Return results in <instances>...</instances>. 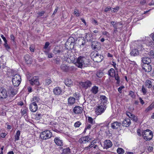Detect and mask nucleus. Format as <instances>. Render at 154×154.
<instances>
[{
  "mask_svg": "<svg viewBox=\"0 0 154 154\" xmlns=\"http://www.w3.org/2000/svg\"><path fill=\"white\" fill-rule=\"evenodd\" d=\"M54 62L55 63L57 64H60V63L61 60L60 58L58 57H57L54 60Z\"/></svg>",
  "mask_w": 154,
  "mask_h": 154,
  "instance_id": "obj_44",
  "label": "nucleus"
},
{
  "mask_svg": "<svg viewBox=\"0 0 154 154\" xmlns=\"http://www.w3.org/2000/svg\"><path fill=\"white\" fill-rule=\"evenodd\" d=\"M137 48L140 50H142L144 49L141 45H138Z\"/></svg>",
  "mask_w": 154,
  "mask_h": 154,
  "instance_id": "obj_58",
  "label": "nucleus"
},
{
  "mask_svg": "<svg viewBox=\"0 0 154 154\" xmlns=\"http://www.w3.org/2000/svg\"><path fill=\"white\" fill-rule=\"evenodd\" d=\"M88 121L89 123L92 124H94L95 123V121L91 117H88Z\"/></svg>",
  "mask_w": 154,
  "mask_h": 154,
  "instance_id": "obj_40",
  "label": "nucleus"
},
{
  "mask_svg": "<svg viewBox=\"0 0 154 154\" xmlns=\"http://www.w3.org/2000/svg\"><path fill=\"white\" fill-rule=\"evenodd\" d=\"M98 87L94 86L92 88L91 90V91L93 94H96L98 92Z\"/></svg>",
  "mask_w": 154,
  "mask_h": 154,
  "instance_id": "obj_26",
  "label": "nucleus"
},
{
  "mask_svg": "<svg viewBox=\"0 0 154 154\" xmlns=\"http://www.w3.org/2000/svg\"><path fill=\"white\" fill-rule=\"evenodd\" d=\"M4 45L5 48L8 51L10 49V47L8 45L7 42L4 43Z\"/></svg>",
  "mask_w": 154,
  "mask_h": 154,
  "instance_id": "obj_53",
  "label": "nucleus"
},
{
  "mask_svg": "<svg viewBox=\"0 0 154 154\" xmlns=\"http://www.w3.org/2000/svg\"><path fill=\"white\" fill-rule=\"evenodd\" d=\"M64 49L58 47H55L53 50V53L59 56L63 55L64 54Z\"/></svg>",
  "mask_w": 154,
  "mask_h": 154,
  "instance_id": "obj_9",
  "label": "nucleus"
},
{
  "mask_svg": "<svg viewBox=\"0 0 154 154\" xmlns=\"http://www.w3.org/2000/svg\"><path fill=\"white\" fill-rule=\"evenodd\" d=\"M62 90L59 87H57L54 89L53 92L56 95H58L61 94Z\"/></svg>",
  "mask_w": 154,
  "mask_h": 154,
  "instance_id": "obj_21",
  "label": "nucleus"
},
{
  "mask_svg": "<svg viewBox=\"0 0 154 154\" xmlns=\"http://www.w3.org/2000/svg\"><path fill=\"white\" fill-rule=\"evenodd\" d=\"M90 143V144L88 146H86L85 148V150H88L90 149L91 148L93 147L94 145V143H96L95 142H94V141H91Z\"/></svg>",
  "mask_w": 154,
  "mask_h": 154,
  "instance_id": "obj_33",
  "label": "nucleus"
},
{
  "mask_svg": "<svg viewBox=\"0 0 154 154\" xmlns=\"http://www.w3.org/2000/svg\"><path fill=\"white\" fill-rule=\"evenodd\" d=\"M45 13V11H42L38 13V17H39L40 16H43Z\"/></svg>",
  "mask_w": 154,
  "mask_h": 154,
  "instance_id": "obj_55",
  "label": "nucleus"
},
{
  "mask_svg": "<svg viewBox=\"0 0 154 154\" xmlns=\"http://www.w3.org/2000/svg\"><path fill=\"white\" fill-rule=\"evenodd\" d=\"M74 14L76 17H79L80 16L79 11L77 9H75L74 11Z\"/></svg>",
  "mask_w": 154,
  "mask_h": 154,
  "instance_id": "obj_46",
  "label": "nucleus"
},
{
  "mask_svg": "<svg viewBox=\"0 0 154 154\" xmlns=\"http://www.w3.org/2000/svg\"><path fill=\"white\" fill-rule=\"evenodd\" d=\"M65 83L66 85L68 87H71L73 85V82L71 79H66L65 81Z\"/></svg>",
  "mask_w": 154,
  "mask_h": 154,
  "instance_id": "obj_29",
  "label": "nucleus"
},
{
  "mask_svg": "<svg viewBox=\"0 0 154 154\" xmlns=\"http://www.w3.org/2000/svg\"><path fill=\"white\" fill-rule=\"evenodd\" d=\"M142 92L144 95H145L146 94L147 92L146 89L144 87V86H142Z\"/></svg>",
  "mask_w": 154,
  "mask_h": 154,
  "instance_id": "obj_54",
  "label": "nucleus"
},
{
  "mask_svg": "<svg viewBox=\"0 0 154 154\" xmlns=\"http://www.w3.org/2000/svg\"><path fill=\"white\" fill-rule=\"evenodd\" d=\"M80 84L83 88L87 89L88 88L90 87L92 84L90 81L87 80L85 82H82Z\"/></svg>",
  "mask_w": 154,
  "mask_h": 154,
  "instance_id": "obj_11",
  "label": "nucleus"
},
{
  "mask_svg": "<svg viewBox=\"0 0 154 154\" xmlns=\"http://www.w3.org/2000/svg\"><path fill=\"white\" fill-rule=\"evenodd\" d=\"M113 77H114L115 79L117 81L116 83L117 84H119L120 83V77L119 76L118 74H114Z\"/></svg>",
  "mask_w": 154,
  "mask_h": 154,
  "instance_id": "obj_36",
  "label": "nucleus"
},
{
  "mask_svg": "<svg viewBox=\"0 0 154 154\" xmlns=\"http://www.w3.org/2000/svg\"><path fill=\"white\" fill-rule=\"evenodd\" d=\"M49 45V43L48 42H46L45 44V45L44 47V48L45 49H46L48 47V46Z\"/></svg>",
  "mask_w": 154,
  "mask_h": 154,
  "instance_id": "obj_60",
  "label": "nucleus"
},
{
  "mask_svg": "<svg viewBox=\"0 0 154 154\" xmlns=\"http://www.w3.org/2000/svg\"><path fill=\"white\" fill-rule=\"evenodd\" d=\"M152 110L151 108L149 106L145 110V112H148L149 111Z\"/></svg>",
  "mask_w": 154,
  "mask_h": 154,
  "instance_id": "obj_63",
  "label": "nucleus"
},
{
  "mask_svg": "<svg viewBox=\"0 0 154 154\" xmlns=\"http://www.w3.org/2000/svg\"><path fill=\"white\" fill-rule=\"evenodd\" d=\"M24 58L27 64H30L32 63V60L29 55L26 54L25 55Z\"/></svg>",
  "mask_w": 154,
  "mask_h": 154,
  "instance_id": "obj_23",
  "label": "nucleus"
},
{
  "mask_svg": "<svg viewBox=\"0 0 154 154\" xmlns=\"http://www.w3.org/2000/svg\"><path fill=\"white\" fill-rule=\"evenodd\" d=\"M1 37L4 40L5 43L7 42V40L5 38L4 36V35H1Z\"/></svg>",
  "mask_w": 154,
  "mask_h": 154,
  "instance_id": "obj_59",
  "label": "nucleus"
},
{
  "mask_svg": "<svg viewBox=\"0 0 154 154\" xmlns=\"http://www.w3.org/2000/svg\"><path fill=\"white\" fill-rule=\"evenodd\" d=\"M30 110L32 112H35L38 109V106L37 104L35 103H32L29 105Z\"/></svg>",
  "mask_w": 154,
  "mask_h": 154,
  "instance_id": "obj_14",
  "label": "nucleus"
},
{
  "mask_svg": "<svg viewBox=\"0 0 154 154\" xmlns=\"http://www.w3.org/2000/svg\"><path fill=\"white\" fill-rule=\"evenodd\" d=\"M10 38L13 41H14L15 40V37L14 36L13 34H11L10 35Z\"/></svg>",
  "mask_w": 154,
  "mask_h": 154,
  "instance_id": "obj_64",
  "label": "nucleus"
},
{
  "mask_svg": "<svg viewBox=\"0 0 154 154\" xmlns=\"http://www.w3.org/2000/svg\"><path fill=\"white\" fill-rule=\"evenodd\" d=\"M108 73L109 76L113 77V75L115 74V71L113 68H111L108 70Z\"/></svg>",
  "mask_w": 154,
  "mask_h": 154,
  "instance_id": "obj_30",
  "label": "nucleus"
},
{
  "mask_svg": "<svg viewBox=\"0 0 154 154\" xmlns=\"http://www.w3.org/2000/svg\"><path fill=\"white\" fill-rule=\"evenodd\" d=\"M103 56L99 54L97 55V56L95 58H94V61L95 62H100L103 59Z\"/></svg>",
  "mask_w": 154,
  "mask_h": 154,
  "instance_id": "obj_22",
  "label": "nucleus"
},
{
  "mask_svg": "<svg viewBox=\"0 0 154 154\" xmlns=\"http://www.w3.org/2000/svg\"><path fill=\"white\" fill-rule=\"evenodd\" d=\"M112 145V144L110 140H106L104 142L103 148L104 149H107L111 147Z\"/></svg>",
  "mask_w": 154,
  "mask_h": 154,
  "instance_id": "obj_12",
  "label": "nucleus"
},
{
  "mask_svg": "<svg viewBox=\"0 0 154 154\" xmlns=\"http://www.w3.org/2000/svg\"><path fill=\"white\" fill-rule=\"evenodd\" d=\"M39 99L38 97H33L32 103H35L37 104V103L39 102Z\"/></svg>",
  "mask_w": 154,
  "mask_h": 154,
  "instance_id": "obj_39",
  "label": "nucleus"
},
{
  "mask_svg": "<svg viewBox=\"0 0 154 154\" xmlns=\"http://www.w3.org/2000/svg\"><path fill=\"white\" fill-rule=\"evenodd\" d=\"M52 136V133L50 131L46 130L42 132L40 134V137L42 139L46 140L51 138Z\"/></svg>",
  "mask_w": 154,
  "mask_h": 154,
  "instance_id": "obj_6",
  "label": "nucleus"
},
{
  "mask_svg": "<svg viewBox=\"0 0 154 154\" xmlns=\"http://www.w3.org/2000/svg\"><path fill=\"white\" fill-rule=\"evenodd\" d=\"M79 42H80V43H81V44L80 45V47H82V46H83L85 43V40L83 39H82L81 40H79Z\"/></svg>",
  "mask_w": 154,
  "mask_h": 154,
  "instance_id": "obj_48",
  "label": "nucleus"
},
{
  "mask_svg": "<svg viewBox=\"0 0 154 154\" xmlns=\"http://www.w3.org/2000/svg\"><path fill=\"white\" fill-rule=\"evenodd\" d=\"M12 81L14 86L18 87L20 85L21 79L20 75L18 74L13 75Z\"/></svg>",
  "mask_w": 154,
  "mask_h": 154,
  "instance_id": "obj_4",
  "label": "nucleus"
},
{
  "mask_svg": "<svg viewBox=\"0 0 154 154\" xmlns=\"http://www.w3.org/2000/svg\"><path fill=\"white\" fill-rule=\"evenodd\" d=\"M91 138L89 136H85L80 138L79 140V142L80 143L84 144L89 143L91 141Z\"/></svg>",
  "mask_w": 154,
  "mask_h": 154,
  "instance_id": "obj_7",
  "label": "nucleus"
},
{
  "mask_svg": "<svg viewBox=\"0 0 154 154\" xmlns=\"http://www.w3.org/2000/svg\"><path fill=\"white\" fill-rule=\"evenodd\" d=\"M153 41H152L150 38H147V40L146 41V44L147 45L152 47L154 45Z\"/></svg>",
  "mask_w": 154,
  "mask_h": 154,
  "instance_id": "obj_27",
  "label": "nucleus"
},
{
  "mask_svg": "<svg viewBox=\"0 0 154 154\" xmlns=\"http://www.w3.org/2000/svg\"><path fill=\"white\" fill-rule=\"evenodd\" d=\"M100 98L102 100V102L101 103H104L105 104L107 101V98L105 96L102 95L100 96Z\"/></svg>",
  "mask_w": 154,
  "mask_h": 154,
  "instance_id": "obj_35",
  "label": "nucleus"
},
{
  "mask_svg": "<svg viewBox=\"0 0 154 154\" xmlns=\"http://www.w3.org/2000/svg\"><path fill=\"white\" fill-rule=\"evenodd\" d=\"M142 135L143 138L146 140H149L153 137V134L152 131L149 129H147L142 132Z\"/></svg>",
  "mask_w": 154,
  "mask_h": 154,
  "instance_id": "obj_5",
  "label": "nucleus"
},
{
  "mask_svg": "<svg viewBox=\"0 0 154 154\" xmlns=\"http://www.w3.org/2000/svg\"><path fill=\"white\" fill-rule=\"evenodd\" d=\"M142 61L144 64H149L151 61V58L148 57H143Z\"/></svg>",
  "mask_w": 154,
  "mask_h": 154,
  "instance_id": "obj_25",
  "label": "nucleus"
},
{
  "mask_svg": "<svg viewBox=\"0 0 154 154\" xmlns=\"http://www.w3.org/2000/svg\"><path fill=\"white\" fill-rule=\"evenodd\" d=\"M60 68L62 70L65 72H67L69 70L68 66L66 64H63L60 66Z\"/></svg>",
  "mask_w": 154,
  "mask_h": 154,
  "instance_id": "obj_32",
  "label": "nucleus"
},
{
  "mask_svg": "<svg viewBox=\"0 0 154 154\" xmlns=\"http://www.w3.org/2000/svg\"><path fill=\"white\" fill-rule=\"evenodd\" d=\"M124 88H125V87L124 86H122L118 88V91L120 94H121L122 93V90Z\"/></svg>",
  "mask_w": 154,
  "mask_h": 154,
  "instance_id": "obj_52",
  "label": "nucleus"
},
{
  "mask_svg": "<svg viewBox=\"0 0 154 154\" xmlns=\"http://www.w3.org/2000/svg\"><path fill=\"white\" fill-rule=\"evenodd\" d=\"M46 55H48V58H51L53 57V55L51 53H49L47 51L45 52Z\"/></svg>",
  "mask_w": 154,
  "mask_h": 154,
  "instance_id": "obj_50",
  "label": "nucleus"
},
{
  "mask_svg": "<svg viewBox=\"0 0 154 154\" xmlns=\"http://www.w3.org/2000/svg\"><path fill=\"white\" fill-rule=\"evenodd\" d=\"M131 123V120L130 119H126L123 121L122 125L123 126L127 127L130 125Z\"/></svg>",
  "mask_w": 154,
  "mask_h": 154,
  "instance_id": "obj_20",
  "label": "nucleus"
},
{
  "mask_svg": "<svg viewBox=\"0 0 154 154\" xmlns=\"http://www.w3.org/2000/svg\"><path fill=\"white\" fill-rule=\"evenodd\" d=\"M92 35L90 33H86V35L85 36V39L88 41L91 42V38L92 37Z\"/></svg>",
  "mask_w": 154,
  "mask_h": 154,
  "instance_id": "obj_34",
  "label": "nucleus"
},
{
  "mask_svg": "<svg viewBox=\"0 0 154 154\" xmlns=\"http://www.w3.org/2000/svg\"><path fill=\"white\" fill-rule=\"evenodd\" d=\"M14 86H10L8 89V93L9 96L13 97L17 93V89L14 88Z\"/></svg>",
  "mask_w": 154,
  "mask_h": 154,
  "instance_id": "obj_8",
  "label": "nucleus"
},
{
  "mask_svg": "<svg viewBox=\"0 0 154 154\" xmlns=\"http://www.w3.org/2000/svg\"><path fill=\"white\" fill-rule=\"evenodd\" d=\"M83 109L79 106H75L73 109V112L75 114H79L82 113Z\"/></svg>",
  "mask_w": 154,
  "mask_h": 154,
  "instance_id": "obj_17",
  "label": "nucleus"
},
{
  "mask_svg": "<svg viewBox=\"0 0 154 154\" xmlns=\"http://www.w3.org/2000/svg\"><path fill=\"white\" fill-rule=\"evenodd\" d=\"M149 108L152 110L154 108V102L152 103L149 106Z\"/></svg>",
  "mask_w": 154,
  "mask_h": 154,
  "instance_id": "obj_61",
  "label": "nucleus"
},
{
  "mask_svg": "<svg viewBox=\"0 0 154 154\" xmlns=\"http://www.w3.org/2000/svg\"><path fill=\"white\" fill-rule=\"evenodd\" d=\"M152 83V81L149 80H146L145 82V85L148 88H150L153 87Z\"/></svg>",
  "mask_w": 154,
  "mask_h": 154,
  "instance_id": "obj_28",
  "label": "nucleus"
},
{
  "mask_svg": "<svg viewBox=\"0 0 154 154\" xmlns=\"http://www.w3.org/2000/svg\"><path fill=\"white\" fill-rule=\"evenodd\" d=\"M129 95L133 98H134L136 97L134 92L132 91H130Z\"/></svg>",
  "mask_w": 154,
  "mask_h": 154,
  "instance_id": "obj_45",
  "label": "nucleus"
},
{
  "mask_svg": "<svg viewBox=\"0 0 154 154\" xmlns=\"http://www.w3.org/2000/svg\"><path fill=\"white\" fill-rule=\"evenodd\" d=\"M73 96L76 98V99L78 100L79 98V93H75L73 94Z\"/></svg>",
  "mask_w": 154,
  "mask_h": 154,
  "instance_id": "obj_56",
  "label": "nucleus"
},
{
  "mask_svg": "<svg viewBox=\"0 0 154 154\" xmlns=\"http://www.w3.org/2000/svg\"><path fill=\"white\" fill-rule=\"evenodd\" d=\"M54 141L56 144L58 146H62L63 145V141L59 137H55L54 139Z\"/></svg>",
  "mask_w": 154,
  "mask_h": 154,
  "instance_id": "obj_18",
  "label": "nucleus"
},
{
  "mask_svg": "<svg viewBox=\"0 0 154 154\" xmlns=\"http://www.w3.org/2000/svg\"><path fill=\"white\" fill-rule=\"evenodd\" d=\"M130 54L134 56H136L139 54L138 50L136 49H133L131 52Z\"/></svg>",
  "mask_w": 154,
  "mask_h": 154,
  "instance_id": "obj_31",
  "label": "nucleus"
},
{
  "mask_svg": "<svg viewBox=\"0 0 154 154\" xmlns=\"http://www.w3.org/2000/svg\"><path fill=\"white\" fill-rule=\"evenodd\" d=\"M148 54L149 55L152 56V57L154 56V51L152 50L150 51L149 53Z\"/></svg>",
  "mask_w": 154,
  "mask_h": 154,
  "instance_id": "obj_57",
  "label": "nucleus"
},
{
  "mask_svg": "<svg viewBox=\"0 0 154 154\" xmlns=\"http://www.w3.org/2000/svg\"><path fill=\"white\" fill-rule=\"evenodd\" d=\"M96 75L99 78H101L103 75V72L101 71H98L96 73Z\"/></svg>",
  "mask_w": 154,
  "mask_h": 154,
  "instance_id": "obj_41",
  "label": "nucleus"
},
{
  "mask_svg": "<svg viewBox=\"0 0 154 154\" xmlns=\"http://www.w3.org/2000/svg\"><path fill=\"white\" fill-rule=\"evenodd\" d=\"M98 54H99L97 51H93L91 53V56L93 58V60H94V58L96 57L97 56V55Z\"/></svg>",
  "mask_w": 154,
  "mask_h": 154,
  "instance_id": "obj_38",
  "label": "nucleus"
},
{
  "mask_svg": "<svg viewBox=\"0 0 154 154\" xmlns=\"http://www.w3.org/2000/svg\"><path fill=\"white\" fill-rule=\"evenodd\" d=\"M117 152L119 154H123L124 152V150L122 148H118L117 150Z\"/></svg>",
  "mask_w": 154,
  "mask_h": 154,
  "instance_id": "obj_43",
  "label": "nucleus"
},
{
  "mask_svg": "<svg viewBox=\"0 0 154 154\" xmlns=\"http://www.w3.org/2000/svg\"><path fill=\"white\" fill-rule=\"evenodd\" d=\"M30 84L32 85H38L39 82L38 81V76H35L29 80Z\"/></svg>",
  "mask_w": 154,
  "mask_h": 154,
  "instance_id": "obj_10",
  "label": "nucleus"
},
{
  "mask_svg": "<svg viewBox=\"0 0 154 154\" xmlns=\"http://www.w3.org/2000/svg\"><path fill=\"white\" fill-rule=\"evenodd\" d=\"M70 152V149L68 147L66 148L65 149H64L63 150V152L64 153L67 154V153H69Z\"/></svg>",
  "mask_w": 154,
  "mask_h": 154,
  "instance_id": "obj_42",
  "label": "nucleus"
},
{
  "mask_svg": "<svg viewBox=\"0 0 154 154\" xmlns=\"http://www.w3.org/2000/svg\"><path fill=\"white\" fill-rule=\"evenodd\" d=\"M51 82L50 79L48 78L45 80V85H49Z\"/></svg>",
  "mask_w": 154,
  "mask_h": 154,
  "instance_id": "obj_49",
  "label": "nucleus"
},
{
  "mask_svg": "<svg viewBox=\"0 0 154 154\" xmlns=\"http://www.w3.org/2000/svg\"><path fill=\"white\" fill-rule=\"evenodd\" d=\"M75 39L72 37H69L65 44V48L69 50L72 49L74 48Z\"/></svg>",
  "mask_w": 154,
  "mask_h": 154,
  "instance_id": "obj_2",
  "label": "nucleus"
},
{
  "mask_svg": "<svg viewBox=\"0 0 154 154\" xmlns=\"http://www.w3.org/2000/svg\"><path fill=\"white\" fill-rule=\"evenodd\" d=\"M29 49L31 52H33L34 51V48L33 46H30L29 47Z\"/></svg>",
  "mask_w": 154,
  "mask_h": 154,
  "instance_id": "obj_62",
  "label": "nucleus"
},
{
  "mask_svg": "<svg viewBox=\"0 0 154 154\" xmlns=\"http://www.w3.org/2000/svg\"><path fill=\"white\" fill-rule=\"evenodd\" d=\"M75 64L78 67L82 68L87 66L88 61L85 57L81 56L77 59Z\"/></svg>",
  "mask_w": 154,
  "mask_h": 154,
  "instance_id": "obj_1",
  "label": "nucleus"
},
{
  "mask_svg": "<svg viewBox=\"0 0 154 154\" xmlns=\"http://www.w3.org/2000/svg\"><path fill=\"white\" fill-rule=\"evenodd\" d=\"M81 125V123L79 121H77L76 122L74 125L75 127L78 128Z\"/></svg>",
  "mask_w": 154,
  "mask_h": 154,
  "instance_id": "obj_47",
  "label": "nucleus"
},
{
  "mask_svg": "<svg viewBox=\"0 0 154 154\" xmlns=\"http://www.w3.org/2000/svg\"><path fill=\"white\" fill-rule=\"evenodd\" d=\"M100 45V43L97 41H93L91 42V47L93 49H98Z\"/></svg>",
  "mask_w": 154,
  "mask_h": 154,
  "instance_id": "obj_19",
  "label": "nucleus"
},
{
  "mask_svg": "<svg viewBox=\"0 0 154 154\" xmlns=\"http://www.w3.org/2000/svg\"><path fill=\"white\" fill-rule=\"evenodd\" d=\"M8 96V93L6 89L4 88H1L0 89V98H5Z\"/></svg>",
  "mask_w": 154,
  "mask_h": 154,
  "instance_id": "obj_13",
  "label": "nucleus"
},
{
  "mask_svg": "<svg viewBox=\"0 0 154 154\" xmlns=\"http://www.w3.org/2000/svg\"><path fill=\"white\" fill-rule=\"evenodd\" d=\"M121 125L122 124L120 122L116 121L111 124V127L113 129H119Z\"/></svg>",
  "mask_w": 154,
  "mask_h": 154,
  "instance_id": "obj_16",
  "label": "nucleus"
},
{
  "mask_svg": "<svg viewBox=\"0 0 154 154\" xmlns=\"http://www.w3.org/2000/svg\"><path fill=\"white\" fill-rule=\"evenodd\" d=\"M106 105L104 103H100L96 106L95 112L96 114L99 115L103 113L106 108Z\"/></svg>",
  "mask_w": 154,
  "mask_h": 154,
  "instance_id": "obj_3",
  "label": "nucleus"
},
{
  "mask_svg": "<svg viewBox=\"0 0 154 154\" xmlns=\"http://www.w3.org/2000/svg\"><path fill=\"white\" fill-rule=\"evenodd\" d=\"M75 98L73 97H70L68 100V104L69 105H72L75 102Z\"/></svg>",
  "mask_w": 154,
  "mask_h": 154,
  "instance_id": "obj_24",
  "label": "nucleus"
},
{
  "mask_svg": "<svg viewBox=\"0 0 154 154\" xmlns=\"http://www.w3.org/2000/svg\"><path fill=\"white\" fill-rule=\"evenodd\" d=\"M20 132L19 130H18L16 133L15 136V141L19 140L20 135Z\"/></svg>",
  "mask_w": 154,
  "mask_h": 154,
  "instance_id": "obj_37",
  "label": "nucleus"
},
{
  "mask_svg": "<svg viewBox=\"0 0 154 154\" xmlns=\"http://www.w3.org/2000/svg\"><path fill=\"white\" fill-rule=\"evenodd\" d=\"M27 111V109L26 108H24L23 109L21 110V114L23 115L26 113Z\"/></svg>",
  "mask_w": 154,
  "mask_h": 154,
  "instance_id": "obj_51",
  "label": "nucleus"
},
{
  "mask_svg": "<svg viewBox=\"0 0 154 154\" xmlns=\"http://www.w3.org/2000/svg\"><path fill=\"white\" fill-rule=\"evenodd\" d=\"M142 67L143 70L147 72H150L152 69L151 66L149 64H143L142 66Z\"/></svg>",
  "mask_w": 154,
  "mask_h": 154,
  "instance_id": "obj_15",
  "label": "nucleus"
}]
</instances>
